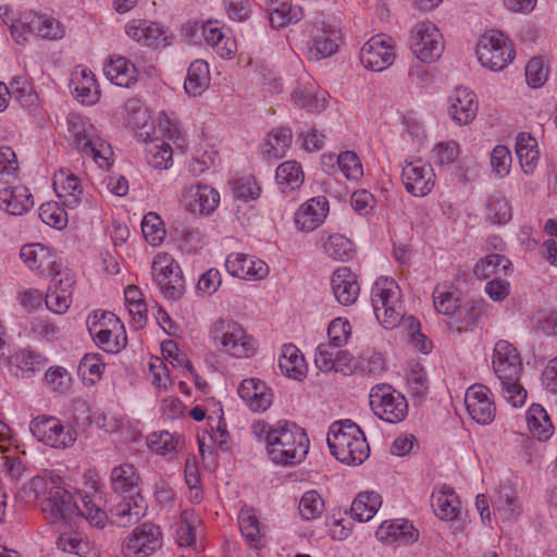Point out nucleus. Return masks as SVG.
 Returning <instances> with one entry per match:
<instances>
[{
    "label": "nucleus",
    "instance_id": "nucleus-23",
    "mask_svg": "<svg viewBox=\"0 0 557 557\" xmlns=\"http://www.w3.org/2000/svg\"><path fill=\"white\" fill-rule=\"evenodd\" d=\"M128 497L129 499H125L110 509L113 522L122 528L137 523L146 515L147 510V505L143 496Z\"/></svg>",
    "mask_w": 557,
    "mask_h": 557
},
{
    "label": "nucleus",
    "instance_id": "nucleus-48",
    "mask_svg": "<svg viewBox=\"0 0 557 557\" xmlns=\"http://www.w3.org/2000/svg\"><path fill=\"white\" fill-rule=\"evenodd\" d=\"M308 58L311 61H320L332 55L337 50L336 42L325 34H319L309 41Z\"/></svg>",
    "mask_w": 557,
    "mask_h": 557
},
{
    "label": "nucleus",
    "instance_id": "nucleus-6",
    "mask_svg": "<svg viewBox=\"0 0 557 557\" xmlns=\"http://www.w3.org/2000/svg\"><path fill=\"white\" fill-rule=\"evenodd\" d=\"M409 48L421 62H434L444 51L443 36L433 23H419L410 32Z\"/></svg>",
    "mask_w": 557,
    "mask_h": 557
},
{
    "label": "nucleus",
    "instance_id": "nucleus-12",
    "mask_svg": "<svg viewBox=\"0 0 557 557\" xmlns=\"http://www.w3.org/2000/svg\"><path fill=\"white\" fill-rule=\"evenodd\" d=\"M219 203V191L209 185H191L182 195V205L185 210L199 216L212 214Z\"/></svg>",
    "mask_w": 557,
    "mask_h": 557
},
{
    "label": "nucleus",
    "instance_id": "nucleus-57",
    "mask_svg": "<svg viewBox=\"0 0 557 557\" xmlns=\"http://www.w3.org/2000/svg\"><path fill=\"white\" fill-rule=\"evenodd\" d=\"M548 69L542 58H533L525 66V79L530 87L539 88L547 79Z\"/></svg>",
    "mask_w": 557,
    "mask_h": 557
},
{
    "label": "nucleus",
    "instance_id": "nucleus-8",
    "mask_svg": "<svg viewBox=\"0 0 557 557\" xmlns=\"http://www.w3.org/2000/svg\"><path fill=\"white\" fill-rule=\"evenodd\" d=\"M29 429L39 442L53 448L72 446L77 435L72 426H64L54 417H37L30 422Z\"/></svg>",
    "mask_w": 557,
    "mask_h": 557
},
{
    "label": "nucleus",
    "instance_id": "nucleus-37",
    "mask_svg": "<svg viewBox=\"0 0 557 557\" xmlns=\"http://www.w3.org/2000/svg\"><path fill=\"white\" fill-rule=\"evenodd\" d=\"M275 181L282 191L295 190L304 183V172L296 161H286L280 164L275 172Z\"/></svg>",
    "mask_w": 557,
    "mask_h": 557
},
{
    "label": "nucleus",
    "instance_id": "nucleus-22",
    "mask_svg": "<svg viewBox=\"0 0 557 557\" xmlns=\"http://www.w3.org/2000/svg\"><path fill=\"white\" fill-rule=\"evenodd\" d=\"M33 206V195L25 186L5 187L0 190V209L11 215H22Z\"/></svg>",
    "mask_w": 557,
    "mask_h": 557
},
{
    "label": "nucleus",
    "instance_id": "nucleus-36",
    "mask_svg": "<svg viewBox=\"0 0 557 557\" xmlns=\"http://www.w3.org/2000/svg\"><path fill=\"white\" fill-rule=\"evenodd\" d=\"M221 347L231 356L236 358L248 357L255 351V343L245 335L244 330L236 324V330H232Z\"/></svg>",
    "mask_w": 557,
    "mask_h": 557
},
{
    "label": "nucleus",
    "instance_id": "nucleus-47",
    "mask_svg": "<svg viewBox=\"0 0 557 557\" xmlns=\"http://www.w3.org/2000/svg\"><path fill=\"white\" fill-rule=\"evenodd\" d=\"M325 252L335 260H348L354 255L352 243L343 235H331L324 244Z\"/></svg>",
    "mask_w": 557,
    "mask_h": 557
},
{
    "label": "nucleus",
    "instance_id": "nucleus-53",
    "mask_svg": "<svg viewBox=\"0 0 557 557\" xmlns=\"http://www.w3.org/2000/svg\"><path fill=\"white\" fill-rule=\"evenodd\" d=\"M126 34L138 42H147L148 40L157 39L160 35L159 28L145 20H137L129 23L126 26Z\"/></svg>",
    "mask_w": 557,
    "mask_h": 557
},
{
    "label": "nucleus",
    "instance_id": "nucleus-20",
    "mask_svg": "<svg viewBox=\"0 0 557 557\" xmlns=\"http://www.w3.org/2000/svg\"><path fill=\"white\" fill-rule=\"evenodd\" d=\"M53 188L58 198L70 209L77 208L83 201L84 190L79 178L67 170L61 169L54 174Z\"/></svg>",
    "mask_w": 557,
    "mask_h": 557
},
{
    "label": "nucleus",
    "instance_id": "nucleus-15",
    "mask_svg": "<svg viewBox=\"0 0 557 557\" xmlns=\"http://www.w3.org/2000/svg\"><path fill=\"white\" fill-rule=\"evenodd\" d=\"M225 268L232 276L244 280H262L269 274L268 264L253 257L244 253H231Z\"/></svg>",
    "mask_w": 557,
    "mask_h": 557
},
{
    "label": "nucleus",
    "instance_id": "nucleus-16",
    "mask_svg": "<svg viewBox=\"0 0 557 557\" xmlns=\"http://www.w3.org/2000/svg\"><path fill=\"white\" fill-rule=\"evenodd\" d=\"M358 434H361V429L350 420L336 421L330 426L327 445L338 461L348 458V445Z\"/></svg>",
    "mask_w": 557,
    "mask_h": 557
},
{
    "label": "nucleus",
    "instance_id": "nucleus-58",
    "mask_svg": "<svg viewBox=\"0 0 557 557\" xmlns=\"http://www.w3.org/2000/svg\"><path fill=\"white\" fill-rule=\"evenodd\" d=\"M296 106L308 109L309 111H320L325 108V99L319 98L312 90L297 87L292 94Z\"/></svg>",
    "mask_w": 557,
    "mask_h": 557
},
{
    "label": "nucleus",
    "instance_id": "nucleus-19",
    "mask_svg": "<svg viewBox=\"0 0 557 557\" xmlns=\"http://www.w3.org/2000/svg\"><path fill=\"white\" fill-rule=\"evenodd\" d=\"M327 212L329 202L325 197L311 198L297 210L295 224L300 231L311 232L324 222Z\"/></svg>",
    "mask_w": 557,
    "mask_h": 557
},
{
    "label": "nucleus",
    "instance_id": "nucleus-50",
    "mask_svg": "<svg viewBox=\"0 0 557 557\" xmlns=\"http://www.w3.org/2000/svg\"><path fill=\"white\" fill-rule=\"evenodd\" d=\"M75 517L85 518L98 528H103L107 520L106 511L102 510L88 495H85L82 498V506H78Z\"/></svg>",
    "mask_w": 557,
    "mask_h": 557
},
{
    "label": "nucleus",
    "instance_id": "nucleus-30",
    "mask_svg": "<svg viewBox=\"0 0 557 557\" xmlns=\"http://www.w3.org/2000/svg\"><path fill=\"white\" fill-rule=\"evenodd\" d=\"M516 154L525 174H532L537 166V141L528 133H520L516 140Z\"/></svg>",
    "mask_w": 557,
    "mask_h": 557
},
{
    "label": "nucleus",
    "instance_id": "nucleus-3",
    "mask_svg": "<svg viewBox=\"0 0 557 557\" xmlns=\"http://www.w3.org/2000/svg\"><path fill=\"white\" fill-rule=\"evenodd\" d=\"M371 301L377 321L385 329L396 327L404 317L400 289L392 278H379L371 292Z\"/></svg>",
    "mask_w": 557,
    "mask_h": 557
},
{
    "label": "nucleus",
    "instance_id": "nucleus-39",
    "mask_svg": "<svg viewBox=\"0 0 557 557\" xmlns=\"http://www.w3.org/2000/svg\"><path fill=\"white\" fill-rule=\"evenodd\" d=\"M377 535L381 539L386 535L403 544H411L418 541L419 531L408 521L384 522L380 525Z\"/></svg>",
    "mask_w": 557,
    "mask_h": 557
},
{
    "label": "nucleus",
    "instance_id": "nucleus-2",
    "mask_svg": "<svg viewBox=\"0 0 557 557\" xmlns=\"http://www.w3.org/2000/svg\"><path fill=\"white\" fill-rule=\"evenodd\" d=\"M268 454L271 460L283 466H293L304 460L309 449V440L304 429L288 422H277L268 435Z\"/></svg>",
    "mask_w": 557,
    "mask_h": 557
},
{
    "label": "nucleus",
    "instance_id": "nucleus-52",
    "mask_svg": "<svg viewBox=\"0 0 557 557\" xmlns=\"http://www.w3.org/2000/svg\"><path fill=\"white\" fill-rule=\"evenodd\" d=\"M432 297L436 311L445 315L451 317L460 305L455 293L445 290L440 286L434 288Z\"/></svg>",
    "mask_w": 557,
    "mask_h": 557
},
{
    "label": "nucleus",
    "instance_id": "nucleus-44",
    "mask_svg": "<svg viewBox=\"0 0 557 557\" xmlns=\"http://www.w3.org/2000/svg\"><path fill=\"white\" fill-rule=\"evenodd\" d=\"M510 264V261L505 256L492 253L476 262L473 273L478 278L484 280L493 273L506 272Z\"/></svg>",
    "mask_w": 557,
    "mask_h": 557
},
{
    "label": "nucleus",
    "instance_id": "nucleus-1",
    "mask_svg": "<svg viewBox=\"0 0 557 557\" xmlns=\"http://www.w3.org/2000/svg\"><path fill=\"white\" fill-rule=\"evenodd\" d=\"M492 366L508 401L515 407L522 406L527 391L519 383L522 362L518 350L507 341H498L494 347Z\"/></svg>",
    "mask_w": 557,
    "mask_h": 557
},
{
    "label": "nucleus",
    "instance_id": "nucleus-5",
    "mask_svg": "<svg viewBox=\"0 0 557 557\" xmlns=\"http://www.w3.org/2000/svg\"><path fill=\"white\" fill-rule=\"evenodd\" d=\"M370 405L375 416L388 423H398L408 413L406 398L388 384H377L372 387Z\"/></svg>",
    "mask_w": 557,
    "mask_h": 557
},
{
    "label": "nucleus",
    "instance_id": "nucleus-4",
    "mask_svg": "<svg viewBox=\"0 0 557 557\" xmlns=\"http://www.w3.org/2000/svg\"><path fill=\"white\" fill-rule=\"evenodd\" d=\"M151 273L165 298L177 300L185 293V280L178 263L169 253H158Z\"/></svg>",
    "mask_w": 557,
    "mask_h": 557
},
{
    "label": "nucleus",
    "instance_id": "nucleus-7",
    "mask_svg": "<svg viewBox=\"0 0 557 557\" xmlns=\"http://www.w3.org/2000/svg\"><path fill=\"white\" fill-rule=\"evenodd\" d=\"M481 64L492 71L505 69L513 59V48L500 32H491L482 37L476 49Z\"/></svg>",
    "mask_w": 557,
    "mask_h": 557
},
{
    "label": "nucleus",
    "instance_id": "nucleus-13",
    "mask_svg": "<svg viewBox=\"0 0 557 557\" xmlns=\"http://www.w3.org/2000/svg\"><path fill=\"white\" fill-rule=\"evenodd\" d=\"M487 394V387L474 384L467 389L465 395V405L469 416L482 425H487L495 419L496 408Z\"/></svg>",
    "mask_w": 557,
    "mask_h": 557
},
{
    "label": "nucleus",
    "instance_id": "nucleus-56",
    "mask_svg": "<svg viewBox=\"0 0 557 557\" xmlns=\"http://www.w3.org/2000/svg\"><path fill=\"white\" fill-rule=\"evenodd\" d=\"M369 451V445L363 432L361 431V434L355 436L348 445V451H346V454H348V458L342 459L341 462L346 465H360L368 458Z\"/></svg>",
    "mask_w": 557,
    "mask_h": 557
},
{
    "label": "nucleus",
    "instance_id": "nucleus-21",
    "mask_svg": "<svg viewBox=\"0 0 557 557\" xmlns=\"http://www.w3.org/2000/svg\"><path fill=\"white\" fill-rule=\"evenodd\" d=\"M478 112L475 95L467 88L458 87L449 96L448 113L458 124H468Z\"/></svg>",
    "mask_w": 557,
    "mask_h": 557
},
{
    "label": "nucleus",
    "instance_id": "nucleus-31",
    "mask_svg": "<svg viewBox=\"0 0 557 557\" xmlns=\"http://www.w3.org/2000/svg\"><path fill=\"white\" fill-rule=\"evenodd\" d=\"M210 84L209 65L203 60L190 63L184 82L185 91L193 97L200 96Z\"/></svg>",
    "mask_w": 557,
    "mask_h": 557
},
{
    "label": "nucleus",
    "instance_id": "nucleus-14",
    "mask_svg": "<svg viewBox=\"0 0 557 557\" xmlns=\"http://www.w3.org/2000/svg\"><path fill=\"white\" fill-rule=\"evenodd\" d=\"M433 170L428 164L408 163L403 168L401 180L406 190L416 196L423 197L431 193L434 181Z\"/></svg>",
    "mask_w": 557,
    "mask_h": 557
},
{
    "label": "nucleus",
    "instance_id": "nucleus-25",
    "mask_svg": "<svg viewBox=\"0 0 557 557\" xmlns=\"http://www.w3.org/2000/svg\"><path fill=\"white\" fill-rule=\"evenodd\" d=\"M111 486L115 493L127 494L128 496L139 497L140 478L135 467L131 463H122L111 471Z\"/></svg>",
    "mask_w": 557,
    "mask_h": 557
},
{
    "label": "nucleus",
    "instance_id": "nucleus-51",
    "mask_svg": "<svg viewBox=\"0 0 557 557\" xmlns=\"http://www.w3.org/2000/svg\"><path fill=\"white\" fill-rule=\"evenodd\" d=\"M39 218L44 223L57 230H62L67 224L66 212L54 202H47L39 208Z\"/></svg>",
    "mask_w": 557,
    "mask_h": 557
},
{
    "label": "nucleus",
    "instance_id": "nucleus-60",
    "mask_svg": "<svg viewBox=\"0 0 557 557\" xmlns=\"http://www.w3.org/2000/svg\"><path fill=\"white\" fill-rule=\"evenodd\" d=\"M177 444L178 438L168 431L156 432L148 436V445L156 454L165 455L175 450Z\"/></svg>",
    "mask_w": 557,
    "mask_h": 557
},
{
    "label": "nucleus",
    "instance_id": "nucleus-40",
    "mask_svg": "<svg viewBox=\"0 0 557 557\" xmlns=\"http://www.w3.org/2000/svg\"><path fill=\"white\" fill-rule=\"evenodd\" d=\"M12 374L29 377L40 364V356L29 350H22L8 358Z\"/></svg>",
    "mask_w": 557,
    "mask_h": 557
},
{
    "label": "nucleus",
    "instance_id": "nucleus-34",
    "mask_svg": "<svg viewBox=\"0 0 557 557\" xmlns=\"http://www.w3.org/2000/svg\"><path fill=\"white\" fill-rule=\"evenodd\" d=\"M493 505L508 519L518 516L521 512L518 492L509 483L499 484L497 486L495 490Z\"/></svg>",
    "mask_w": 557,
    "mask_h": 557
},
{
    "label": "nucleus",
    "instance_id": "nucleus-24",
    "mask_svg": "<svg viewBox=\"0 0 557 557\" xmlns=\"http://www.w3.org/2000/svg\"><path fill=\"white\" fill-rule=\"evenodd\" d=\"M20 257L24 263L32 270H37L41 274L54 273V256L41 244L24 245L21 248Z\"/></svg>",
    "mask_w": 557,
    "mask_h": 557
},
{
    "label": "nucleus",
    "instance_id": "nucleus-46",
    "mask_svg": "<svg viewBox=\"0 0 557 557\" xmlns=\"http://www.w3.org/2000/svg\"><path fill=\"white\" fill-rule=\"evenodd\" d=\"M460 502L457 495L449 491H442L433 504L436 515L444 520H453L457 517Z\"/></svg>",
    "mask_w": 557,
    "mask_h": 557
},
{
    "label": "nucleus",
    "instance_id": "nucleus-27",
    "mask_svg": "<svg viewBox=\"0 0 557 557\" xmlns=\"http://www.w3.org/2000/svg\"><path fill=\"white\" fill-rule=\"evenodd\" d=\"M103 72L109 81L120 87H131L137 81L136 66L124 57L110 59Z\"/></svg>",
    "mask_w": 557,
    "mask_h": 557
},
{
    "label": "nucleus",
    "instance_id": "nucleus-55",
    "mask_svg": "<svg viewBox=\"0 0 557 557\" xmlns=\"http://www.w3.org/2000/svg\"><path fill=\"white\" fill-rule=\"evenodd\" d=\"M337 163L341 171L348 180L357 181L363 175L362 164L358 156L352 151L339 153Z\"/></svg>",
    "mask_w": 557,
    "mask_h": 557
},
{
    "label": "nucleus",
    "instance_id": "nucleus-59",
    "mask_svg": "<svg viewBox=\"0 0 557 557\" xmlns=\"http://www.w3.org/2000/svg\"><path fill=\"white\" fill-rule=\"evenodd\" d=\"M351 326L349 322L342 318L334 319L327 329L329 343L341 348L343 347L350 336Z\"/></svg>",
    "mask_w": 557,
    "mask_h": 557
},
{
    "label": "nucleus",
    "instance_id": "nucleus-35",
    "mask_svg": "<svg viewBox=\"0 0 557 557\" xmlns=\"http://www.w3.org/2000/svg\"><path fill=\"white\" fill-rule=\"evenodd\" d=\"M30 33L37 37L55 40L64 36L63 26L53 17L30 12L28 22Z\"/></svg>",
    "mask_w": 557,
    "mask_h": 557
},
{
    "label": "nucleus",
    "instance_id": "nucleus-9",
    "mask_svg": "<svg viewBox=\"0 0 557 557\" xmlns=\"http://www.w3.org/2000/svg\"><path fill=\"white\" fill-rule=\"evenodd\" d=\"M41 511L51 523L64 522L70 524L76 515L78 505L73 495L64 487L51 485L47 496L40 500Z\"/></svg>",
    "mask_w": 557,
    "mask_h": 557
},
{
    "label": "nucleus",
    "instance_id": "nucleus-26",
    "mask_svg": "<svg viewBox=\"0 0 557 557\" xmlns=\"http://www.w3.org/2000/svg\"><path fill=\"white\" fill-rule=\"evenodd\" d=\"M486 302L483 299H475L460 304L450 317V327H456L458 333L466 332L478 324L485 311Z\"/></svg>",
    "mask_w": 557,
    "mask_h": 557
},
{
    "label": "nucleus",
    "instance_id": "nucleus-33",
    "mask_svg": "<svg viewBox=\"0 0 557 557\" xmlns=\"http://www.w3.org/2000/svg\"><path fill=\"white\" fill-rule=\"evenodd\" d=\"M381 505L382 499L377 493L361 492L350 506V516L359 522H367L374 517Z\"/></svg>",
    "mask_w": 557,
    "mask_h": 557
},
{
    "label": "nucleus",
    "instance_id": "nucleus-38",
    "mask_svg": "<svg viewBox=\"0 0 557 557\" xmlns=\"http://www.w3.org/2000/svg\"><path fill=\"white\" fill-rule=\"evenodd\" d=\"M293 139L292 129L288 127H280L274 129L268 138V141L263 148V156L267 159H280L283 158L286 150L289 148Z\"/></svg>",
    "mask_w": 557,
    "mask_h": 557
},
{
    "label": "nucleus",
    "instance_id": "nucleus-62",
    "mask_svg": "<svg viewBox=\"0 0 557 557\" xmlns=\"http://www.w3.org/2000/svg\"><path fill=\"white\" fill-rule=\"evenodd\" d=\"M511 160V154L507 147L503 145L496 146L491 153L493 172L500 177H505L509 174Z\"/></svg>",
    "mask_w": 557,
    "mask_h": 557
},
{
    "label": "nucleus",
    "instance_id": "nucleus-28",
    "mask_svg": "<svg viewBox=\"0 0 557 557\" xmlns=\"http://www.w3.org/2000/svg\"><path fill=\"white\" fill-rule=\"evenodd\" d=\"M304 16L302 9L293 5L290 0H271L269 20L274 28L286 27L299 22Z\"/></svg>",
    "mask_w": 557,
    "mask_h": 557
},
{
    "label": "nucleus",
    "instance_id": "nucleus-45",
    "mask_svg": "<svg viewBox=\"0 0 557 557\" xmlns=\"http://www.w3.org/2000/svg\"><path fill=\"white\" fill-rule=\"evenodd\" d=\"M141 232L145 239L152 246L160 245L165 236V230L161 218L154 213H147L141 222Z\"/></svg>",
    "mask_w": 557,
    "mask_h": 557
},
{
    "label": "nucleus",
    "instance_id": "nucleus-42",
    "mask_svg": "<svg viewBox=\"0 0 557 557\" xmlns=\"http://www.w3.org/2000/svg\"><path fill=\"white\" fill-rule=\"evenodd\" d=\"M99 330H97V323H95L92 326H89V333L96 341L97 345L100 346L104 351L114 354L125 347V336L120 342L117 336H113L111 330L104 327L106 322H99Z\"/></svg>",
    "mask_w": 557,
    "mask_h": 557
},
{
    "label": "nucleus",
    "instance_id": "nucleus-49",
    "mask_svg": "<svg viewBox=\"0 0 557 557\" xmlns=\"http://www.w3.org/2000/svg\"><path fill=\"white\" fill-rule=\"evenodd\" d=\"M324 510V502L317 491L306 492L299 502V513L305 520L320 517Z\"/></svg>",
    "mask_w": 557,
    "mask_h": 557
},
{
    "label": "nucleus",
    "instance_id": "nucleus-29",
    "mask_svg": "<svg viewBox=\"0 0 557 557\" xmlns=\"http://www.w3.org/2000/svg\"><path fill=\"white\" fill-rule=\"evenodd\" d=\"M67 136L66 139L71 147L78 151L85 143L90 141L95 136V127L83 116L71 113L66 117Z\"/></svg>",
    "mask_w": 557,
    "mask_h": 557
},
{
    "label": "nucleus",
    "instance_id": "nucleus-17",
    "mask_svg": "<svg viewBox=\"0 0 557 557\" xmlns=\"http://www.w3.org/2000/svg\"><path fill=\"white\" fill-rule=\"evenodd\" d=\"M331 287L335 299L343 306L355 304L360 293L357 275L347 267H339L332 273Z\"/></svg>",
    "mask_w": 557,
    "mask_h": 557
},
{
    "label": "nucleus",
    "instance_id": "nucleus-64",
    "mask_svg": "<svg viewBox=\"0 0 557 557\" xmlns=\"http://www.w3.org/2000/svg\"><path fill=\"white\" fill-rule=\"evenodd\" d=\"M110 150V147L106 145V143L98 136H95L90 141L85 143L84 147L79 150L82 153L86 156H90L97 163L102 166L100 161H108L107 152Z\"/></svg>",
    "mask_w": 557,
    "mask_h": 557
},
{
    "label": "nucleus",
    "instance_id": "nucleus-32",
    "mask_svg": "<svg viewBox=\"0 0 557 557\" xmlns=\"http://www.w3.org/2000/svg\"><path fill=\"white\" fill-rule=\"evenodd\" d=\"M278 367L282 373L295 380L300 379L307 371L304 356L292 344L283 346L282 355L278 358Z\"/></svg>",
    "mask_w": 557,
    "mask_h": 557
},
{
    "label": "nucleus",
    "instance_id": "nucleus-63",
    "mask_svg": "<svg viewBox=\"0 0 557 557\" xmlns=\"http://www.w3.org/2000/svg\"><path fill=\"white\" fill-rule=\"evenodd\" d=\"M338 347L331 343H323L317 347L314 363L323 372L332 371Z\"/></svg>",
    "mask_w": 557,
    "mask_h": 557
},
{
    "label": "nucleus",
    "instance_id": "nucleus-41",
    "mask_svg": "<svg viewBox=\"0 0 557 557\" xmlns=\"http://www.w3.org/2000/svg\"><path fill=\"white\" fill-rule=\"evenodd\" d=\"M173 150L165 141H151L146 147L147 162L154 169L166 170L172 165Z\"/></svg>",
    "mask_w": 557,
    "mask_h": 557
},
{
    "label": "nucleus",
    "instance_id": "nucleus-11",
    "mask_svg": "<svg viewBox=\"0 0 557 557\" xmlns=\"http://www.w3.org/2000/svg\"><path fill=\"white\" fill-rule=\"evenodd\" d=\"M395 60L394 41L385 35H376L368 40L360 50V61L364 67L381 72Z\"/></svg>",
    "mask_w": 557,
    "mask_h": 557
},
{
    "label": "nucleus",
    "instance_id": "nucleus-18",
    "mask_svg": "<svg viewBox=\"0 0 557 557\" xmlns=\"http://www.w3.org/2000/svg\"><path fill=\"white\" fill-rule=\"evenodd\" d=\"M237 392L252 411H264L273 401L272 389L259 379L244 380Z\"/></svg>",
    "mask_w": 557,
    "mask_h": 557
},
{
    "label": "nucleus",
    "instance_id": "nucleus-54",
    "mask_svg": "<svg viewBox=\"0 0 557 557\" xmlns=\"http://www.w3.org/2000/svg\"><path fill=\"white\" fill-rule=\"evenodd\" d=\"M239 530L249 544L257 545L260 539L259 521L250 510H242L238 516Z\"/></svg>",
    "mask_w": 557,
    "mask_h": 557
},
{
    "label": "nucleus",
    "instance_id": "nucleus-10",
    "mask_svg": "<svg viewBox=\"0 0 557 557\" xmlns=\"http://www.w3.org/2000/svg\"><path fill=\"white\" fill-rule=\"evenodd\" d=\"M161 547V531L158 525L145 522L128 535L123 553L125 557H147Z\"/></svg>",
    "mask_w": 557,
    "mask_h": 557
},
{
    "label": "nucleus",
    "instance_id": "nucleus-61",
    "mask_svg": "<svg viewBox=\"0 0 557 557\" xmlns=\"http://www.w3.org/2000/svg\"><path fill=\"white\" fill-rule=\"evenodd\" d=\"M51 485H55L53 481H47L42 476H34L26 484L23 485L21 490V497L30 499H39L40 497H46L47 492L49 491Z\"/></svg>",
    "mask_w": 557,
    "mask_h": 557
},
{
    "label": "nucleus",
    "instance_id": "nucleus-43",
    "mask_svg": "<svg viewBox=\"0 0 557 557\" xmlns=\"http://www.w3.org/2000/svg\"><path fill=\"white\" fill-rule=\"evenodd\" d=\"M486 216L493 224H505L511 219V207L500 194L492 195L486 202Z\"/></svg>",
    "mask_w": 557,
    "mask_h": 557
}]
</instances>
